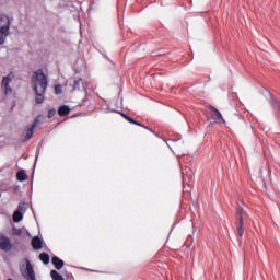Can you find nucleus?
I'll return each instance as SVG.
<instances>
[{"label": "nucleus", "instance_id": "obj_1", "mask_svg": "<svg viewBox=\"0 0 280 280\" xmlns=\"http://www.w3.org/2000/svg\"><path fill=\"white\" fill-rule=\"evenodd\" d=\"M31 82L35 93V103L43 104L45 102V93H47V86H49V80L45 75L43 69H38L33 72Z\"/></svg>", "mask_w": 280, "mask_h": 280}, {"label": "nucleus", "instance_id": "obj_2", "mask_svg": "<svg viewBox=\"0 0 280 280\" xmlns=\"http://www.w3.org/2000/svg\"><path fill=\"white\" fill-rule=\"evenodd\" d=\"M10 36V18L8 15L0 16V45H4Z\"/></svg>", "mask_w": 280, "mask_h": 280}, {"label": "nucleus", "instance_id": "obj_3", "mask_svg": "<svg viewBox=\"0 0 280 280\" xmlns=\"http://www.w3.org/2000/svg\"><path fill=\"white\" fill-rule=\"evenodd\" d=\"M38 124H40V118L36 117L32 125L26 127V130L23 131L21 139L25 143L26 141H30L32 137H34V130L38 128Z\"/></svg>", "mask_w": 280, "mask_h": 280}, {"label": "nucleus", "instance_id": "obj_4", "mask_svg": "<svg viewBox=\"0 0 280 280\" xmlns=\"http://www.w3.org/2000/svg\"><path fill=\"white\" fill-rule=\"evenodd\" d=\"M25 211H27V202L21 201L16 211L13 213V222H21L23 220V215H25Z\"/></svg>", "mask_w": 280, "mask_h": 280}, {"label": "nucleus", "instance_id": "obj_5", "mask_svg": "<svg viewBox=\"0 0 280 280\" xmlns=\"http://www.w3.org/2000/svg\"><path fill=\"white\" fill-rule=\"evenodd\" d=\"M23 261L25 264V273L22 272V275L27 280H36V273L34 272V267L32 266L30 259L24 258Z\"/></svg>", "mask_w": 280, "mask_h": 280}, {"label": "nucleus", "instance_id": "obj_6", "mask_svg": "<svg viewBox=\"0 0 280 280\" xmlns=\"http://www.w3.org/2000/svg\"><path fill=\"white\" fill-rule=\"evenodd\" d=\"M0 250H3L4 253H10L12 250V241H10V237L5 236V234H0Z\"/></svg>", "mask_w": 280, "mask_h": 280}, {"label": "nucleus", "instance_id": "obj_7", "mask_svg": "<svg viewBox=\"0 0 280 280\" xmlns=\"http://www.w3.org/2000/svg\"><path fill=\"white\" fill-rule=\"evenodd\" d=\"M236 231L240 237L244 235V215L241 210L236 212Z\"/></svg>", "mask_w": 280, "mask_h": 280}, {"label": "nucleus", "instance_id": "obj_8", "mask_svg": "<svg viewBox=\"0 0 280 280\" xmlns=\"http://www.w3.org/2000/svg\"><path fill=\"white\" fill-rule=\"evenodd\" d=\"M10 82H12V77H10V74L3 77L1 82V89L4 95H10L12 93V86H10Z\"/></svg>", "mask_w": 280, "mask_h": 280}, {"label": "nucleus", "instance_id": "obj_9", "mask_svg": "<svg viewBox=\"0 0 280 280\" xmlns=\"http://www.w3.org/2000/svg\"><path fill=\"white\" fill-rule=\"evenodd\" d=\"M105 113H118L121 117H124V119H126V121H129V124H133V126H141V122H139L135 118L128 116L126 113L110 109L109 107H107V109H105Z\"/></svg>", "mask_w": 280, "mask_h": 280}, {"label": "nucleus", "instance_id": "obj_10", "mask_svg": "<svg viewBox=\"0 0 280 280\" xmlns=\"http://www.w3.org/2000/svg\"><path fill=\"white\" fill-rule=\"evenodd\" d=\"M31 246L34 250H40L45 246V241L40 236H34L31 240Z\"/></svg>", "mask_w": 280, "mask_h": 280}, {"label": "nucleus", "instance_id": "obj_11", "mask_svg": "<svg viewBox=\"0 0 280 280\" xmlns=\"http://www.w3.org/2000/svg\"><path fill=\"white\" fill-rule=\"evenodd\" d=\"M210 110L212 113L213 119L215 120V124H226V121L224 120V117H222V113H220L218 108L211 106Z\"/></svg>", "mask_w": 280, "mask_h": 280}, {"label": "nucleus", "instance_id": "obj_12", "mask_svg": "<svg viewBox=\"0 0 280 280\" xmlns=\"http://www.w3.org/2000/svg\"><path fill=\"white\" fill-rule=\"evenodd\" d=\"M51 264L56 270H62V268H65V260L60 259L58 256H52Z\"/></svg>", "mask_w": 280, "mask_h": 280}, {"label": "nucleus", "instance_id": "obj_13", "mask_svg": "<svg viewBox=\"0 0 280 280\" xmlns=\"http://www.w3.org/2000/svg\"><path fill=\"white\" fill-rule=\"evenodd\" d=\"M82 88H83V91L84 89H86V86L84 85V80H82V78L74 79L72 84V91H80V89Z\"/></svg>", "mask_w": 280, "mask_h": 280}, {"label": "nucleus", "instance_id": "obj_14", "mask_svg": "<svg viewBox=\"0 0 280 280\" xmlns=\"http://www.w3.org/2000/svg\"><path fill=\"white\" fill-rule=\"evenodd\" d=\"M271 105L276 113V118L280 122V102L277 98H271Z\"/></svg>", "mask_w": 280, "mask_h": 280}, {"label": "nucleus", "instance_id": "obj_15", "mask_svg": "<svg viewBox=\"0 0 280 280\" xmlns=\"http://www.w3.org/2000/svg\"><path fill=\"white\" fill-rule=\"evenodd\" d=\"M69 113H71V108L69 107V105H61L58 108L59 117H67V115H69Z\"/></svg>", "mask_w": 280, "mask_h": 280}, {"label": "nucleus", "instance_id": "obj_16", "mask_svg": "<svg viewBox=\"0 0 280 280\" xmlns=\"http://www.w3.org/2000/svg\"><path fill=\"white\" fill-rule=\"evenodd\" d=\"M12 234L20 236L23 235L24 233H26L27 235H30V231H27V229L25 228H16V226H12Z\"/></svg>", "mask_w": 280, "mask_h": 280}, {"label": "nucleus", "instance_id": "obj_17", "mask_svg": "<svg viewBox=\"0 0 280 280\" xmlns=\"http://www.w3.org/2000/svg\"><path fill=\"white\" fill-rule=\"evenodd\" d=\"M16 178L20 183H24V180H27V173H25V171H19L16 173Z\"/></svg>", "mask_w": 280, "mask_h": 280}, {"label": "nucleus", "instance_id": "obj_18", "mask_svg": "<svg viewBox=\"0 0 280 280\" xmlns=\"http://www.w3.org/2000/svg\"><path fill=\"white\" fill-rule=\"evenodd\" d=\"M192 174L194 173L191 172V167L186 166V168L184 171H182L183 180H185V176H187V178H191Z\"/></svg>", "mask_w": 280, "mask_h": 280}, {"label": "nucleus", "instance_id": "obj_19", "mask_svg": "<svg viewBox=\"0 0 280 280\" xmlns=\"http://www.w3.org/2000/svg\"><path fill=\"white\" fill-rule=\"evenodd\" d=\"M50 277L52 280H65V278L62 277V275H60L57 270L52 269L50 271Z\"/></svg>", "mask_w": 280, "mask_h": 280}, {"label": "nucleus", "instance_id": "obj_20", "mask_svg": "<svg viewBox=\"0 0 280 280\" xmlns=\"http://www.w3.org/2000/svg\"><path fill=\"white\" fill-rule=\"evenodd\" d=\"M39 259H40L42 262L45 264V266H47V264H49V261H50L49 254H47V253H45V252L42 253V254L39 255Z\"/></svg>", "mask_w": 280, "mask_h": 280}, {"label": "nucleus", "instance_id": "obj_21", "mask_svg": "<svg viewBox=\"0 0 280 280\" xmlns=\"http://www.w3.org/2000/svg\"><path fill=\"white\" fill-rule=\"evenodd\" d=\"M55 94L62 95V85L61 84L55 85Z\"/></svg>", "mask_w": 280, "mask_h": 280}, {"label": "nucleus", "instance_id": "obj_22", "mask_svg": "<svg viewBox=\"0 0 280 280\" xmlns=\"http://www.w3.org/2000/svg\"><path fill=\"white\" fill-rule=\"evenodd\" d=\"M47 117H48V119H54V117H56V108L48 109Z\"/></svg>", "mask_w": 280, "mask_h": 280}, {"label": "nucleus", "instance_id": "obj_23", "mask_svg": "<svg viewBox=\"0 0 280 280\" xmlns=\"http://www.w3.org/2000/svg\"><path fill=\"white\" fill-rule=\"evenodd\" d=\"M84 93L85 96L82 100V103L85 104L86 102H89V90L86 88H84Z\"/></svg>", "mask_w": 280, "mask_h": 280}, {"label": "nucleus", "instance_id": "obj_24", "mask_svg": "<svg viewBox=\"0 0 280 280\" xmlns=\"http://www.w3.org/2000/svg\"><path fill=\"white\" fill-rule=\"evenodd\" d=\"M38 156H40V148L38 147L36 150V155H35V165L38 163Z\"/></svg>", "mask_w": 280, "mask_h": 280}, {"label": "nucleus", "instance_id": "obj_25", "mask_svg": "<svg viewBox=\"0 0 280 280\" xmlns=\"http://www.w3.org/2000/svg\"><path fill=\"white\" fill-rule=\"evenodd\" d=\"M183 137L180 135H176L175 138L171 139L170 141H180Z\"/></svg>", "mask_w": 280, "mask_h": 280}, {"label": "nucleus", "instance_id": "obj_26", "mask_svg": "<svg viewBox=\"0 0 280 280\" xmlns=\"http://www.w3.org/2000/svg\"><path fill=\"white\" fill-rule=\"evenodd\" d=\"M119 108H124V98H118Z\"/></svg>", "mask_w": 280, "mask_h": 280}, {"label": "nucleus", "instance_id": "obj_27", "mask_svg": "<svg viewBox=\"0 0 280 280\" xmlns=\"http://www.w3.org/2000/svg\"><path fill=\"white\" fill-rule=\"evenodd\" d=\"M262 94L269 95V97H272V94H270V91H268L267 89L264 90Z\"/></svg>", "mask_w": 280, "mask_h": 280}, {"label": "nucleus", "instance_id": "obj_28", "mask_svg": "<svg viewBox=\"0 0 280 280\" xmlns=\"http://www.w3.org/2000/svg\"><path fill=\"white\" fill-rule=\"evenodd\" d=\"M144 130H149V132H152L153 135H155V137H158V135L154 132V130H152V128H150V127H144Z\"/></svg>", "mask_w": 280, "mask_h": 280}, {"label": "nucleus", "instance_id": "obj_29", "mask_svg": "<svg viewBox=\"0 0 280 280\" xmlns=\"http://www.w3.org/2000/svg\"><path fill=\"white\" fill-rule=\"evenodd\" d=\"M103 58H105V60H108V62H110L113 66H115V63L110 60V58H108V56L103 55Z\"/></svg>", "mask_w": 280, "mask_h": 280}, {"label": "nucleus", "instance_id": "obj_30", "mask_svg": "<svg viewBox=\"0 0 280 280\" xmlns=\"http://www.w3.org/2000/svg\"><path fill=\"white\" fill-rule=\"evenodd\" d=\"M19 189H21V187H20L19 185H15V186L13 187V191H19Z\"/></svg>", "mask_w": 280, "mask_h": 280}, {"label": "nucleus", "instance_id": "obj_31", "mask_svg": "<svg viewBox=\"0 0 280 280\" xmlns=\"http://www.w3.org/2000/svg\"><path fill=\"white\" fill-rule=\"evenodd\" d=\"M137 126H139L140 128H148V126H145V125H143L141 122H140V125H137Z\"/></svg>", "mask_w": 280, "mask_h": 280}, {"label": "nucleus", "instance_id": "obj_32", "mask_svg": "<svg viewBox=\"0 0 280 280\" xmlns=\"http://www.w3.org/2000/svg\"><path fill=\"white\" fill-rule=\"evenodd\" d=\"M66 277H73V275L69 273L68 271H66Z\"/></svg>", "mask_w": 280, "mask_h": 280}, {"label": "nucleus", "instance_id": "obj_33", "mask_svg": "<svg viewBox=\"0 0 280 280\" xmlns=\"http://www.w3.org/2000/svg\"><path fill=\"white\" fill-rule=\"evenodd\" d=\"M183 161H184L183 158H179V163H183Z\"/></svg>", "mask_w": 280, "mask_h": 280}, {"label": "nucleus", "instance_id": "obj_34", "mask_svg": "<svg viewBox=\"0 0 280 280\" xmlns=\"http://www.w3.org/2000/svg\"><path fill=\"white\" fill-rule=\"evenodd\" d=\"M0 198H1V192H0Z\"/></svg>", "mask_w": 280, "mask_h": 280}]
</instances>
